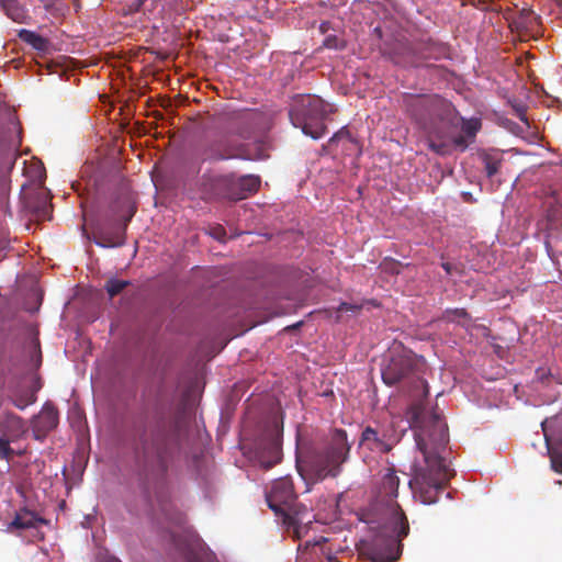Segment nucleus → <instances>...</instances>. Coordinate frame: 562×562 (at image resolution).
Segmentation results:
<instances>
[{"label": "nucleus", "mask_w": 562, "mask_h": 562, "mask_svg": "<svg viewBox=\"0 0 562 562\" xmlns=\"http://www.w3.org/2000/svg\"><path fill=\"white\" fill-rule=\"evenodd\" d=\"M19 38L37 50H45L48 43L42 35L25 29L19 31Z\"/></svg>", "instance_id": "nucleus-23"}, {"label": "nucleus", "mask_w": 562, "mask_h": 562, "mask_svg": "<svg viewBox=\"0 0 562 562\" xmlns=\"http://www.w3.org/2000/svg\"><path fill=\"white\" fill-rule=\"evenodd\" d=\"M177 547L188 562H211V555L198 543L179 542Z\"/></svg>", "instance_id": "nucleus-20"}, {"label": "nucleus", "mask_w": 562, "mask_h": 562, "mask_svg": "<svg viewBox=\"0 0 562 562\" xmlns=\"http://www.w3.org/2000/svg\"><path fill=\"white\" fill-rule=\"evenodd\" d=\"M106 562H121L119 559H115V558H111L109 559Z\"/></svg>", "instance_id": "nucleus-43"}, {"label": "nucleus", "mask_w": 562, "mask_h": 562, "mask_svg": "<svg viewBox=\"0 0 562 562\" xmlns=\"http://www.w3.org/2000/svg\"><path fill=\"white\" fill-rule=\"evenodd\" d=\"M170 519L173 524L180 525L183 521V516L180 512H177Z\"/></svg>", "instance_id": "nucleus-38"}, {"label": "nucleus", "mask_w": 562, "mask_h": 562, "mask_svg": "<svg viewBox=\"0 0 562 562\" xmlns=\"http://www.w3.org/2000/svg\"><path fill=\"white\" fill-rule=\"evenodd\" d=\"M296 498L293 482L288 476L276 480L267 494L269 508L282 517L284 525L293 530L294 538L301 539L307 532L313 515Z\"/></svg>", "instance_id": "nucleus-4"}, {"label": "nucleus", "mask_w": 562, "mask_h": 562, "mask_svg": "<svg viewBox=\"0 0 562 562\" xmlns=\"http://www.w3.org/2000/svg\"><path fill=\"white\" fill-rule=\"evenodd\" d=\"M15 454H18V456H22V454H23V451H22V450L15 451Z\"/></svg>", "instance_id": "nucleus-45"}, {"label": "nucleus", "mask_w": 562, "mask_h": 562, "mask_svg": "<svg viewBox=\"0 0 562 562\" xmlns=\"http://www.w3.org/2000/svg\"><path fill=\"white\" fill-rule=\"evenodd\" d=\"M398 486L400 477L397 476L395 469L386 468L383 471H381V479L376 486L378 496L382 501H386L390 503L394 502L392 514L394 513L396 506H398V504L395 502V498L397 497Z\"/></svg>", "instance_id": "nucleus-15"}, {"label": "nucleus", "mask_w": 562, "mask_h": 562, "mask_svg": "<svg viewBox=\"0 0 562 562\" xmlns=\"http://www.w3.org/2000/svg\"><path fill=\"white\" fill-rule=\"evenodd\" d=\"M532 14H533V11H532L530 8L522 9V10L520 11V15H521L522 18H526V19H527V18H529L530 15H532Z\"/></svg>", "instance_id": "nucleus-39"}, {"label": "nucleus", "mask_w": 562, "mask_h": 562, "mask_svg": "<svg viewBox=\"0 0 562 562\" xmlns=\"http://www.w3.org/2000/svg\"><path fill=\"white\" fill-rule=\"evenodd\" d=\"M158 0H133L126 7V14H134L138 12H143L146 14L147 12H153L156 9Z\"/></svg>", "instance_id": "nucleus-28"}, {"label": "nucleus", "mask_w": 562, "mask_h": 562, "mask_svg": "<svg viewBox=\"0 0 562 562\" xmlns=\"http://www.w3.org/2000/svg\"><path fill=\"white\" fill-rule=\"evenodd\" d=\"M112 212H113V214H114V215H116L117 210H116V207H115V206H113Z\"/></svg>", "instance_id": "nucleus-44"}, {"label": "nucleus", "mask_w": 562, "mask_h": 562, "mask_svg": "<svg viewBox=\"0 0 562 562\" xmlns=\"http://www.w3.org/2000/svg\"><path fill=\"white\" fill-rule=\"evenodd\" d=\"M126 507L131 513L137 514L139 509L136 506H133L130 501H126Z\"/></svg>", "instance_id": "nucleus-40"}, {"label": "nucleus", "mask_w": 562, "mask_h": 562, "mask_svg": "<svg viewBox=\"0 0 562 562\" xmlns=\"http://www.w3.org/2000/svg\"><path fill=\"white\" fill-rule=\"evenodd\" d=\"M482 160L486 176L492 178L498 172L503 159L497 153H484Z\"/></svg>", "instance_id": "nucleus-26"}, {"label": "nucleus", "mask_w": 562, "mask_h": 562, "mask_svg": "<svg viewBox=\"0 0 562 562\" xmlns=\"http://www.w3.org/2000/svg\"><path fill=\"white\" fill-rule=\"evenodd\" d=\"M200 190L203 198H226L229 200H240V194L235 190V175H218L214 172H205L201 177Z\"/></svg>", "instance_id": "nucleus-9"}, {"label": "nucleus", "mask_w": 562, "mask_h": 562, "mask_svg": "<svg viewBox=\"0 0 562 562\" xmlns=\"http://www.w3.org/2000/svg\"><path fill=\"white\" fill-rule=\"evenodd\" d=\"M551 463L557 472H562V452H552Z\"/></svg>", "instance_id": "nucleus-34"}, {"label": "nucleus", "mask_w": 562, "mask_h": 562, "mask_svg": "<svg viewBox=\"0 0 562 562\" xmlns=\"http://www.w3.org/2000/svg\"><path fill=\"white\" fill-rule=\"evenodd\" d=\"M395 442L392 431L381 426H367L361 432L359 447H364L376 454H385L393 449Z\"/></svg>", "instance_id": "nucleus-10"}, {"label": "nucleus", "mask_w": 562, "mask_h": 562, "mask_svg": "<svg viewBox=\"0 0 562 562\" xmlns=\"http://www.w3.org/2000/svg\"><path fill=\"white\" fill-rule=\"evenodd\" d=\"M35 390L25 389L20 390L15 389L10 392L8 395L10 402L18 408V409H25L27 406L34 404L36 402V394Z\"/></svg>", "instance_id": "nucleus-22"}, {"label": "nucleus", "mask_w": 562, "mask_h": 562, "mask_svg": "<svg viewBox=\"0 0 562 562\" xmlns=\"http://www.w3.org/2000/svg\"><path fill=\"white\" fill-rule=\"evenodd\" d=\"M407 415L411 426L419 429L416 445L424 457L423 463L414 467L408 484L414 497L423 504L431 505L438 501L439 493L452 476L442 456L449 441L448 428L439 414L428 413L419 403L413 404Z\"/></svg>", "instance_id": "nucleus-2"}, {"label": "nucleus", "mask_w": 562, "mask_h": 562, "mask_svg": "<svg viewBox=\"0 0 562 562\" xmlns=\"http://www.w3.org/2000/svg\"><path fill=\"white\" fill-rule=\"evenodd\" d=\"M11 442H14L13 439L0 435V460L10 462L15 456V450L11 447Z\"/></svg>", "instance_id": "nucleus-29"}, {"label": "nucleus", "mask_w": 562, "mask_h": 562, "mask_svg": "<svg viewBox=\"0 0 562 562\" xmlns=\"http://www.w3.org/2000/svg\"><path fill=\"white\" fill-rule=\"evenodd\" d=\"M282 425L273 419L262 434L258 460L265 470H269L281 461L282 458Z\"/></svg>", "instance_id": "nucleus-8"}, {"label": "nucleus", "mask_w": 562, "mask_h": 562, "mask_svg": "<svg viewBox=\"0 0 562 562\" xmlns=\"http://www.w3.org/2000/svg\"><path fill=\"white\" fill-rule=\"evenodd\" d=\"M245 150L243 146H222L221 144H213L203 150L201 160H226L232 158H244Z\"/></svg>", "instance_id": "nucleus-17"}, {"label": "nucleus", "mask_w": 562, "mask_h": 562, "mask_svg": "<svg viewBox=\"0 0 562 562\" xmlns=\"http://www.w3.org/2000/svg\"><path fill=\"white\" fill-rule=\"evenodd\" d=\"M127 285H130V281L112 278L106 281L104 288L110 299H113L120 294Z\"/></svg>", "instance_id": "nucleus-30"}, {"label": "nucleus", "mask_w": 562, "mask_h": 562, "mask_svg": "<svg viewBox=\"0 0 562 562\" xmlns=\"http://www.w3.org/2000/svg\"><path fill=\"white\" fill-rule=\"evenodd\" d=\"M382 55L391 59L394 64L400 66H419V59L417 58L416 44L413 45L407 41L393 40L391 42H384L381 47Z\"/></svg>", "instance_id": "nucleus-12"}, {"label": "nucleus", "mask_w": 562, "mask_h": 562, "mask_svg": "<svg viewBox=\"0 0 562 562\" xmlns=\"http://www.w3.org/2000/svg\"><path fill=\"white\" fill-rule=\"evenodd\" d=\"M445 318L448 321L465 319L471 321V317L465 308H452L445 312Z\"/></svg>", "instance_id": "nucleus-31"}, {"label": "nucleus", "mask_w": 562, "mask_h": 562, "mask_svg": "<svg viewBox=\"0 0 562 562\" xmlns=\"http://www.w3.org/2000/svg\"><path fill=\"white\" fill-rule=\"evenodd\" d=\"M480 3H481L482 5H486V4H487V1L482 0V1H480Z\"/></svg>", "instance_id": "nucleus-46"}, {"label": "nucleus", "mask_w": 562, "mask_h": 562, "mask_svg": "<svg viewBox=\"0 0 562 562\" xmlns=\"http://www.w3.org/2000/svg\"><path fill=\"white\" fill-rule=\"evenodd\" d=\"M260 187V178L252 175L243 177H235V190L237 194H240V200L247 198V195L258 191Z\"/></svg>", "instance_id": "nucleus-21"}, {"label": "nucleus", "mask_w": 562, "mask_h": 562, "mask_svg": "<svg viewBox=\"0 0 562 562\" xmlns=\"http://www.w3.org/2000/svg\"><path fill=\"white\" fill-rule=\"evenodd\" d=\"M544 205L547 207V217L550 222L554 223L562 216V203L558 199L555 192L547 198Z\"/></svg>", "instance_id": "nucleus-25"}, {"label": "nucleus", "mask_w": 562, "mask_h": 562, "mask_svg": "<svg viewBox=\"0 0 562 562\" xmlns=\"http://www.w3.org/2000/svg\"><path fill=\"white\" fill-rule=\"evenodd\" d=\"M329 30V22H323L319 25V31L322 33H326Z\"/></svg>", "instance_id": "nucleus-41"}, {"label": "nucleus", "mask_w": 562, "mask_h": 562, "mask_svg": "<svg viewBox=\"0 0 562 562\" xmlns=\"http://www.w3.org/2000/svg\"><path fill=\"white\" fill-rule=\"evenodd\" d=\"M360 310V306L359 305H355V304H350V303H341L338 307V312H356V311H359Z\"/></svg>", "instance_id": "nucleus-36"}, {"label": "nucleus", "mask_w": 562, "mask_h": 562, "mask_svg": "<svg viewBox=\"0 0 562 562\" xmlns=\"http://www.w3.org/2000/svg\"><path fill=\"white\" fill-rule=\"evenodd\" d=\"M350 449L351 443L348 441L346 430H333L327 446L314 458L317 474L323 477L337 476L340 473L341 464L349 458Z\"/></svg>", "instance_id": "nucleus-7"}, {"label": "nucleus", "mask_w": 562, "mask_h": 562, "mask_svg": "<svg viewBox=\"0 0 562 562\" xmlns=\"http://www.w3.org/2000/svg\"><path fill=\"white\" fill-rule=\"evenodd\" d=\"M323 46L329 49H344L346 44L336 35H328L323 42Z\"/></svg>", "instance_id": "nucleus-32"}, {"label": "nucleus", "mask_w": 562, "mask_h": 562, "mask_svg": "<svg viewBox=\"0 0 562 562\" xmlns=\"http://www.w3.org/2000/svg\"><path fill=\"white\" fill-rule=\"evenodd\" d=\"M46 522L47 521L37 513L23 507L15 513L14 518L9 524V529L31 530L33 531L34 538L43 539V535L38 531V527Z\"/></svg>", "instance_id": "nucleus-14"}, {"label": "nucleus", "mask_w": 562, "mask_h": 562, "mask_svg": "<svg viewBox=\"0 0 562 562\" xmlns=\"http://www.w3.org/2000/svg\"><path fill=\"white\" fill-rule=\"evenodd\" d=\"M26 432L25 422L13 412H3L0 416V434L18 441Z\"/></svg>", "instance_id": "nucleus-16"}, {"label": "nucleus", "mask_w": 562, "mask_h": 562, "mask_svg": "<svg viewBox=\"0 0 562 562\" xmlns=\"http://www.w3.org/2000/svg\"><path fill=\"white\" fill-rule=\"evenodd\" d=\"M413 369V359L405 351H391L387 362L381 370L382 380L387 385L402 381Z\"/></svg>", "instance_id": "nucleus-11"}, {"label": "nucleus", "mask_w": 562, "mask_h": 562, "mask_svg": "<svg viewBox=\"0 0 562 562\" xmlns=\"http://www.w3.org/2000/svg\"><path fill=\"white\" fill-rule=\"evenodd\" d=\"M331 112V106L319 97L300 94L293 99L289 116L295 127H300L313 139H318L326 133L324 121Z\"/></svg>", "instance_id": "nucleus-6"}, {"label": "nucleus", "mask_w": 562, "mask_h": 562, "mask_svg": "<svg viewBox=\"0 0 562 562\" xmlns=\"http://www.w3.org/2000/svg\"><path fill=\"white\" fill-rule=\"evenodd\" d=\"M124 241V228L122 231L110 232L104 227H99L94 233V243L100 247H120Z\"/></svg>", "instance_id": "nucleus-19"}, {"label": "nucleus", "mask_w": 562, "mask_h": 562, "mask_svg": "<svg viewBox=\"0 0 562 562\" xmlns=\"http://www.w3.org/2000/svg\"><path fill=\"white\" fill-rule=\"evenodd\" d=\"M183 427L179 418L155 415L135 420L132 427V452L142 491V508L151 507V494L160 488L181 451Z\"/></svg>", "instance_id": "nucleus-1"}, {"label": "nucleus", "mask_w": 562, "mask_h": 562, "mask_svg": "<svg viewBox=\"0 0 562 562\" xmlns=\"http://www.w3.org/2000/svg\"><path fill=\"white\" fill-rule=\"evenodd\" d=\"M59 423V413L53 403H45L32 419V430L36 440H43Z\"/></svg>", "instance_id": "nucleus-13"}, {"label": "nucleus", "mask_w": 562, "mask_h": 562, "mask_svg": "<svg viewBox=\"0 0 562 562\" xmlns=\"http://www.w3.org/2000/svg\"><path fill=\"white\" fill-rule=\"evenodd\" d=\"M5 14L14 22L21 23L25 18V11L16 0H0Z\"/></svg>", "instance_id": "nucleus-24"}, {"label": "nucleus", "mask_w": 562, "mask_h": 562, "mask_svg": "<svg viewBox=\"0 0 562 562\" xmlns=\"http://www.w3.org/2000/svg\"><path fill=\"white\" fill-rule=\"evenodd\" d=\"M342 138L349 139L350 142L353 140L350 132L346 127H342L337 133H335L333 137L329 139V143L335 144L336 142Z\"/></svg>", "instance_id": "nucleus-33"}, {"label": "nucleus", "mask_w": 562, "mask_h": 562, "mask_svg": "<svg viewBox=\"0 0 562 562\" xmlns=\"http://www.w3.org/2000/svg\"><path fill=\"white\" fill-rule=\"evenodd\" d=\"M134 213H135V209H131L128 216L125 218V223H127L133 217Z\"/></svg>", "instance_id": "nucleus-42"}, {"label": "nucleus", "mask_w": 562, "mask_h": 562, "mask_svg": "<svg viewBox=\"0 0 562 562\" xmlns=\"http://www.w3.org/2000/svg\"><path fill=\"white\" fill-rule=\"evenodd\" d=\"M32 361L34 362V367L38 368L42 362V355L38 346H35L33 348V355L31 357Z\"/></svg>", "instance_id": "nucleus-35"}, {"label": "nucleus", "mask_w": 562, "mask_h": 562, "mask_svg": "<svg viewBox=\"0 0 562 562\" xmlns=\"http://www.w3.org/2000/svg\"><path fill=\"white\" fill-rule=\"evenodd\" d=\"M406 106L426 133L428 148L440 156L467 150L481 128L477 120H460L452 103L436 94L411 97Z\"/></svg>", "instance_id": "nucleus-3"}, {"label": "nucleus", "mask_w": 562, "mask_h": 562, "mask_svg": "<svg viewBox=\"0 0 562 562\" xmlns=\"http://www.w3.org/2000/svg\"><path fill=\"white\" fill-rule=\"evenodd\" d=\"M231 124L236 126H246L245 130H237L236 133L243 137L248 138L251 128V121L249 114L246 112L235 113L229 117Z\"/></svg>", "instance_id": "nucleus-27"}, {"label": "nucleus", "mask_w": 562, "mask_h": 562, "mask_svg": "<svg viewBox=\"0 0 562 562\" xmlns=\"http://www.w3.org/2000/svg\"><path fill=\"white\" fill-rule=\"evenodd\" d=\"M441 267L443 268V270L446 271L447 274H452L453 272L458 271L457 267L453 266L452 263L450 262H442L441 263Z\"/></svg>", "instance_id": "nucleus-37"}, {"label": "nucleus", "mask_w": 562, "mask_h": 562, "mask_svg": "<svg viewBox=\"0 0 562 562\" xmlns=\"http://www.w3.org/2000/svg\"><path fill=\"white\" fill-rule=\"evenodd\" d=\"M391 535L379 533L372 540L364 541L360 552L371 562H394L401 554V541L409 532L406 515L400 506H396L390 517Z\"/></svg>", "instance_id": "nucleus-5"}, {"label": "nucleus", "mask_w": 562, "mask_h": 562, "mask_svg": "<svg viewBox=\"0 0 562 562\" xmlns=\"http://www.w3.org/2000/svg\"><path fill=\"white\" fill-rule=\"evenodd\" d=\"M417 58L419 65L427 59H439L447 54V46L432 38L420 40L416 43Z\"/></svg>", "instance_id": "nucleus-18"}]
</instances>
